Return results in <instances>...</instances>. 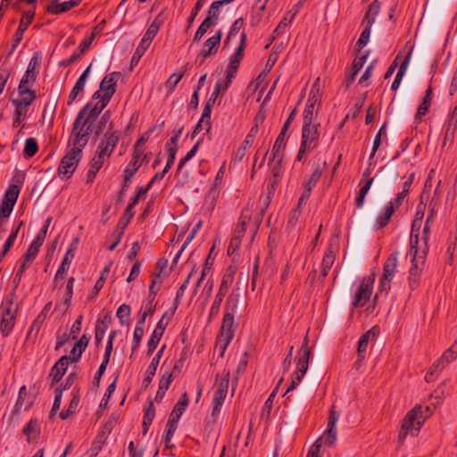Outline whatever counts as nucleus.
Returning a JSON list of instances; mask_svg holds the SVG:
<instances>
[{"mask_svg": "<svg viewBox=\"0 0 457 457\" xmlns=\"http://www.w3.org/2000/svg\"><path fill=\"white\" fill-rule=\"evenodd\" d=\"M164 349H165V345H162L161 347V349H159V351L156 353L154 357L152 359V361L146 370L145 378H144V380L142 382V386L146 388L151 384V382L155 375L157 367L159 365V362L162 356Z\"/></svg>", "mask_w": 457, "mask_h": 457, "instance_id": "f3484780", "label": "nucleus"}, {"mask_svg": "<svg viewBox=\"0 0 457 457\" xmlns=\"http://www.w3.org/2000/svg\"><path fill=\"white\" fill-rule=\"evenodd\" d=\"M19 194H20V187L16 185H11V186H9L8 189L5 192L4 198L3 201L14 206V204L18 199Z\"/></svg>", "mask_w": 457, "mask_h": 457, "instance_id": "79ce46f5", "label": "nucleus"}, {"mask_svg": "<svg viewBox=\"0 0 457 457\" xmlns=\"http://www.w3.org/2000/svg\"><path fill=\"white\" fill-rule=\"evenodd\" d=\"M23 434L29 443L35 441L40 435V423L37 419H31L23 428Z\"/></svg>", "mask_w": 457, "mask_h": 457, "instance_id": "393cba45", "label": "nucleus"}, {"mask_svg": "<svg viewBox=\"0 0 457 457\" xmlns=\"http://www.w3.org/2000/svg\"><path fill=\"white\" fill-rule=\"evenodd\" d=\"M189 399L187 393H183L175 404L173 411L170 414L169 420L167 421V425H172L177 428V424L186 410V407L188 405Z\"/></svg>", "mask_w": 457, "mask_h": 457, "instance_id": "dca6fc26", "label": "nucleus"}, {"mask_svg": "<svg viewBox=\"0 0 457 457\" xmlns=\"http://www.w3.org/2000/svg\"><path fill=\"white\" fill-rule=\"evenodd\" d=\"M119 142V132L112 131L104 134L96 149V154L103 157H109Z\"/></svg>", "mask_w": 457, "mask_h": 457, "instance_id": "9b49d317", "label": "nucleus"}, {"mask_svg": "<svg viewBox=\"0 0 457 457\" xmlns=\"http://www.w3.org/2000/svg\"><path fill=\"white\" fill-rule=\"evenodd\" d=\"M162 280H160L158 282L159 284V287H156V284H157V281L156 279H153L152 280V283L149 287V294H148V296H147V303L143 306L145 309L147 310L148 306L151 305V307L153 308V312H155V309H156V303H154V300H155V297H156V295H157V292L159 290V287H160V285L162 284Z\"/></svg>", "mask_w": 457, "mask_h": 457, "instance_id": "e433bc0d", "label": "nucleus"}, {"mask_svg": "<svg viewBox=\"0 0 457 457\" xmlns=\"http://www.w3.org/2000/svg\"><path fill=\"white\" fill-rule=\"evenodd\" d=\"M229 370H224L221 374L216 375V391H222L227 394L229 383Z\"/></svg>", "mask_w": 457, "mask_h": 457, "instance_id": "58836bf2", "label": "nucleus"}, {"mask_svg": "<svg viewBox=\"0 0 457 457\" xmlns=\"http://www.w3.org/2000/svg\"><path fill=\"white\" fill-rule=\"evenodd\" d=\"M34 15V11H28L23 12L18 29L16 30L13 37V43L12 46V51L19 46V44L22 40L23 34L29 26V24L32 22Z\"/></svg>", "mask_w": 457, "mask_h": 457, "instance_id": "4468645a", "label": "nucleus"}, {"mask_svg": "<svg viewBox=\"0 0 457 457\" xmlns=\"http://www.w3.org/2000/svg\"><path fill=\"white\" fill-rule=\"evenodd\" d=\"M104 25L105 21L103 20L93 29L91 35L79 45V48L81 49V54H84L86 51H87L93 40L96 38V35L100 34L104 29Z\"/></svg>", "mask_w": 457, "mask_h": 457, "instance_id": "2f4dec72", "label": "nucleus"}, {"mask_svg": "<svg viewBox=\"0 0 457 457\" xmlns=\"http://www.w3.org/2000/svg\"><path fill=\"white\" fill-rule=\"evenodd\" d=\"M90 68H91V64L85 70V71L77 79L73 88L71 89V91L69 94L67 104L71 105L76 100L79 94L83 93L86 80L88 76Z\"/></svg>", "mask_w": 457, "mask_h": 457, "instance_id": "a211bd4d", "label": "nucleus"}, {"mask_svg": "<svg viewBox=\"0 0 457 457\" xmlns=\"http://www.w3.org/2000/svg\"><path fill=\"white\" fill-rule=\"evenodd\" d=\"M148 46H145V44L143 42L139 43V45L137 46L132 58H131V61H130L131 67L137 65L139 60L145 54Z\"/></svg>", "mask_w": 457, "mask_h": 457, "instance_id": "052dcab7", "label": "nucleus"}, {"mask_svg": "<svg viewBox=\"0 0 457 457\" xmlns=\"http://www.w3.org/2000/svg\"><path fill=\"white\" fill-rule=\"evenodd\" d=\"M398 252L392 253L386 260L383 266V274L379 282V291L386 295L390 290V283L395 277L398 266Z\"/></svg>", "mask_w": 457, "mask_h": 457, "instance_id": "6e6552de", "label": "nucleus"}, {"mask_svg": "<svg viewBox=\"0 0 457 457\" xmlns=\"http://www.w3.org/2000/svg\"><path fill=\"white\" fill-rule=\"evenodd\" d=\"M193 271H194V270L189 273L187 278L185 279V281L182 283V285L179 287L177 294H176V297L174 299V303H173L174 309L178 308V306L180 303V300L183 297V295L188 287Z\"/></svg>", "mask_w": 457, "mask_h": 457, "instance_id": "5fc2aeb1", "label": "nucleus"}, {"mask_svg": "<svg viewBox=\"0 0 457 457\" xmlns=\"http://www.w3.org/2000/svg\"><path fill=\"white\" fill-rule=\"evenodd\" d=\"M81 1L82 0H69L63 3H58L57 0H54L47 7V12L53 14H60L78 6Z\"/></svg>", "mask_w": 457, "mask_h": 457, "instance_id": "6ab92c4d", "label": "nucleus"}, {"mask_svg": "<svg viewBox=\"0 0 457 457\" xmlns=\"http://www.w3.org/2000/svg\"><path fill=\"white\" fill-rule=\"evenodd\" d=\"M237 326L234 323V316L228 313H225L222 319V324L220 328V337L224 342L222 353L226 347L234 337L235 330Z\"/></svg>", "mask_w": 457, "mask_h": 457, "instance_id": "f8f14e48", "label": "nucleus"}, {"mask_svg": "<svg viewBox=\"0 0 457 457\" xmlns=\"http://www.w3.org/2000/svg\"><path fill=\"white\" fill-rule=\"evenodd\" d=\"M441 357L447 365L457 358V340Z\"/></svg>", "mask_w": 457, "mask_h": 457, "instance_id": "680f3d73", "label": "nucleus"}, {"mask_svg": "<svg viewBox=\"0 0 457 457\" xmlns=\"http://www.w3.org/2000/svg\"><path fill=\"white\" fill-rule=\"evenodd\" d=\"M157 27L155 25H150L145 33L143 38L141 39V42L145 43V46H150L151 42L158 33Z\"/></svg>", "mask_w": 457, "mask_h": 457, "instance_id": "69168bd1", "label": "nucleus"}, {"mask_svg": "<svg viewBox=\"0 0 457 457\" xmlns=\"http://www.w3.org/2000/svg\"><path fill=\"white\" fill-rule=\"evenodd\" d=\"M339 419V413H337L332 406L329 411V417L328 420V429L326 433L316 440V442L311 446L307 457H320V450L324 444L327 446H331L337 439L336 425Z\"/></svg>", "mask_w": 457, "mask_h": 457, "instance_id": "20e7f679", "label": "nucleus"}, {"mask_svg": "<svg viewBox=\"0 0 457 457\" xmlns=\"http://www.w3.org/2000/svg\"><path fill=\"white\" fill-rule=\"evenodd\" d=\"M172 382V371H164L160 381L159 388L162 390H168L170 383Z\"/></svg>", "mask_w": 457, "mask_h": 457, "instance_id": "774afa93", "label": "nucleus"}, {"mask_svg": "<svg viewBox=\"0 0 457 457\" xmlns=\"http://www.w3.org/2000/svg\"><path fill=\"white\" fill-rule=\"evenodd\" d=\"M227 396V394L222 393V391H215L214 397H213V407L212 411V415L215 417L220 412V409L221 405L223 404V402Z\"/></svg>", "mask_w": 457, "mask_h": 457, "instance_id": "09e8293b", "label": "nucleus"}, {"mask_svg": "<svg viewBox=\"0 0 457 457\" xmlns=\"http://www.w3.org/2000/svg\"><path fill=\"white\" fill-rule=\"evenodd\" d=\"M74 255H75V246H71L67 250L65 256H64L60 267L57 270V272H56V275L54 278V282L56 285H57L59 279L62 278L63 274L69 270L71 260L73 259Z\"/></svg>", "mask_w": 457, "mask_h": 457, "instance_id": "a878e982", "label": "nucleus"}, {"mask_svg": "<svg viewBox=\"0 0 457 457\" xmlns=\"http://www.w3.org/2000/svg\"><path fill=\"white\" fill-rule=\"evenodd\" d=\"M270 161L274 162V164L271 167V173H272V176H273L272 186H274L278 182L277 179L283 173V168H282V165H281L282 160L279 161L278 158H276L275 160H273L272 159V155H271L270 158Z\"/></svg>", "mask_w": 457, "mask_h": 457, "instance_id": "864d4df0", "label": "nucleus"}, {"mask_svg": "<svg viewBox=\"0 0 457 457\" xmlns=\"http://www.w3.org/2000/svg\"><path fill=\"white\" fill-rule=\"evenodd\" d=\"M421 220H418L417 219H414L411 225V240H410V246L414 245H419V234L418 231L420 227Z\"/></svg>", "mask_w": 457, "mask_h": 457, "instance_id": "e2e57ef3", "label": "nucleus"}, {"mask_svg": "<svg viewBox=\"0 0 457 457\" xmlns=\"http://www.w3.org/2000/svg\"><path fill=\"white\" fill-rule=\"evenodd\" d=\"M250 220H251V217H250L249 212L244 210L241 213L240 221H239L237 228L235 229L234 235L242 238V237L244 236V234L246 230V226Z\"/></svg>", "mask_w": 457, "mask_h": 457, "instance_id": "ea45409f", "label": "nucleus"}, {"mask_svg": "<svg viewBox=\"0 0 457 457\" xmlns=\"http://www.w3.org/2000/svg\"><path fill=\"white\" fill-rule=\"evenodd\" d=\"M154 127L146 130L136 142L134 149H137L139 152L144 153V145L145 142L150 138L151 134L154 132Z\"/></svg>", "mask_w": 457, "mask_h": 457, "instance_id": "0e129e2a", "label": "nucleus"}, {"mask_svg": "<svg viewBox=\"0 0 457 457\" xmlns=\"http://www.w3.org/2000/svg\"><path fill=\"white\" fill-rule=\"evenodd\" d=\"M22 224H23V222L21 221L18 225V227L14 230H12L11 232V234L9 235L8 238L6 239V241L4 243V249L0 254V261L5 256V254L8 253L10 248L12 246V245L17 237L18 232L21 228V227L22 226Z\"/></svg>", "mask_w": 457, "mask_h": 457, "instance_id": "a19ab883", "label": "nucleus"}, {"mask_svg": "<svg viewBox=\"0 0 457 457\" xmlns=\"http://www.w3.org/2000/svg\"><path fill=\"white\" fill-rule=\"evenodd\" d=\"M69 359L66 355L62 356L52 368L50 377H52L54 383H58L65 374L69 365Z\"/></svg>", "mask_w": 457, "mask_h": 457, "instance_id": "412c9836", "label": "nucleus"}, {"mask_svg": "<svg viewBox=\"0 0 457 457\" xmlns=\"http://www.w3.org/2000/svg\"><path fill=\"white\" fill-rule=\"evenodd\" d=\"M285 138L286 133L284 131H280L271 150V155L273 160H275L276 158H278L279 161L283 160L284 154L283 153H281V151L284 150L286 146Z\"/></svg>", "mask_w": 457, "mask_h": 457, "instance_id": "7c9ffc66", "label": "nucleus"}, {"mask_svg": "<svg viewBox=\"0 0 457 457\" xmlns=\"http://www.w3.org/2000/svg\"><path fill=\"white\" fill-rule=\"evenodd\" d=\"M154 416H155V410H154V403L152 400H150L149 406L145 411V415L143 418L142 427H143V434L144 435L147 433L149 427L154 419Z\"/></svg>", "mask_w": 457, "mask_h": 457, "instance_id": "f704fd0d", "label": "nucleus"}, {"mask_svg": "<svg viewBox=\"0 0 457 457\" xmlns=\"http://www.w3.org/2000/svg\"><path fill=\"white\" fill-rule=\"evenodd\" d=\"M320 82V78H317L311 88L310 95L307 99L308 103L316 104L320 101V89H321Z\"/></svg>", "mask_w": 457, "mask_h": 457, "instance_id": "37998d69", "label": "nucleus"}, {"mask_svg": "<svg viewBox=\"0 0 457 457\" xmlns=\"http://www.w3.org/2000/svg\"><path fill=\"white\" fill-rule=\"evenodd\" d=\"M293 20H290V16L286 14V16L282 19V21L278 23L276 29L273 31L272 40L280 36L285 32L287 27H288Z\"/></svg>", "mask_w": 457, "mask_h": 457, "instance_id": "13d9d810", "label": "nucleus"}, {"mask_svg": "<svg viewBox=\"0 0 457 457\" xmlns=\"http://www.w3.org/2000/svg\"><path fill=\"white\" fill-rule=\"evenodd\" d=\"M308 343L309 338L308 335L306 334L298 352L296 370L292 376L290 386L287 387L286 393L294 390L300 384L303 378L306 374V371L308 370L309 361L312 354L311 349L308 346Z\"/></svg>", "mask_w": 457, "mask_h": 457, "instance_id": "39448f33", "label": "nucleus"}, {"mask_svg": "<svg viewBox=\"0 0 457 457\" xmlns=\"http://www.w3.org/2000/svg\"><path fill=\"white\" fill-rule=\"evenodd\" d=\"M380 3L378 0H374L370 5L369 8L365 13L364 21H367V23L370 24V26H372V24L375 22L376 17L380 11Z\"/></svg>", "mask_w": 457, "mask_h": 457, "instance_id": "c9c22d12", "label": "nucleus"}, {"mask_svg": "<svg viewBox=\"0 0 457 457\" xmlns=\"http://www.w3.org/2000/svg\"><path fill=\"white\" fill-rule=\"evenodd\" d=\"M37 76L33 73H27L25 72V75L22 77V79L20 81L18 88H26L34 84L36 81Z\"/></svg>", "mask_w": 457, "mask_h": 457, "instance_id": "338daca9", "label": "nucleus"}, {"mask_svg": "<svg viewBox=\"0 0 457 457\" xmlns=\"http://www.w3.org/2000/svg\"><path fill=\"white\" fill-rule=\"evenodd\" d=\"M371 26L367 23L366 28L362 30L360 35L358 41L355 44V50L360 52L368 43L370 36Z\"/></svg>", "mask_w": 457, "mask_h": 457, "instance_id": "49530a36", "label": "nucleus"}, {"mask_svg": "<svg viewBox=\"0 0 457 457\" xmlns=\"http://www.w3.org/2000/svg\"><path fill=\"white\" fill-rule=\"evenodd\" d=\"M107 129L109 132L113 129V122L111 120V111H105L100 117L97 124L95 128V140H96L101 134L104 133V129Z\"/></svg>", "mask_w": 457, "mask_h": 457, "instance_id": "5701e85b", "label": "nucleus"}, {"mask_svg": "<svg viewBox=\"0 0 457 457\" xmlns=\"http://www.w3.org/2000/svg\"><path fill=\"white\" fill-rule=\"evenodd\" d=\"M162 333L158 332L156 330H154L152 336L150 337L148 342H147V354H152L155 348L157 347L162 337Z\"/></svg>", "mask_w": 457, "mask_h": 457, "instance_id": "4d7b16f0", "label": "nucleus"}, {"mask_svg": "<svg viewBox=\"0 0 457 457\" xmlns=\"http://www.w3.org/2000/svg\"><path fill=\"white\" fill-rule=\"evenodd\" d=\"M222 30L219 29L213 36L205 40L203 49L200 51V57L206 59L208 56L214 55L218 52L222 37Z\"/></svg>", "mask_w": 457, "mask_h": 457, "instance_id": "ddd939ff", "label": "nucleus"}, {"mask_svg": "<svg viewBox=\"0 0 457 457\" xmlns=\"http://www.w3.org/2000/svg\"><path fill=\"white\" fill-rule=\"evenodd\" d=\"M71 145L72 147L62 158L58 167V174L63 179L71 177L82 157L83 147H79L78 145Z\"/></svg>", "mask_w": 457, "mask_h": 457, "instance_id": "423d86ee", "label": "nucleus"}, {"mask_svg": "<svg viewBox=\"0 0 457 457\" xmlns=\"http://www.w3.org/2000/svg\"><path fill=\"white\" fill-rule=\"evenodd\" d=\"M14 323H15L14 314L12 312L10 308L5 309L2 313L1 324H0V330H1L3 337H5L11 333V331L14 326Z\"/></svg>", "mask_w": 457, "mask_h": 457, "instance_id": "4be33fe9", "label": "nucleus"}, {"mask_svg": "<svg viewBox=\"0 0 457 457\" xmlns=\"http://www.w3.org/2000/svg\"><path fill=\"white\" fill-rule=\"evenodd\" d=\"M245 45H246V33L245 31H242L240 34L239 46H237V48L236 49L235 53L233 54V55L231 57L234 59L239 60L241 62V60L244 57V51L245 48Z\"/></svg>", "mask_w": 457, "mask_h": 457, "instance_id": "bf43d9fd", "label": "nucleus"}, {"mask_svg": "<svg viewBox=\"0 0 457 457\" xmlns=\"http://www.w3.org/2000/svg\"><path fill=\"white\" fill-rule=\"evenodd\" d=\"M20 99H18V102L21 103V104L25 106H29L34 100L36 99V93L35 91L31 90L29 87L26 88H18Z\"/></svg>", "mask_w": 457, "mask_h": 457, "instance_id": "72a5a7b5", "label": "nucleus"}, {"mask_svg": "<svg viewBox=\"0 0 457 457\" xmlns=\"http://www.w3.org/2000/svg\"><path fill=\"white\" fill-rule=\"evenodd\" d=\"M396 210L397 209L395 208L392 204L388 203L384 212L381 215H379L377 219V223L378 225V228H382L386 227L389 223L392 215Z\"/></svg>", "mask_w": 457, "mask_h": 457, "instance_id": "4c0bfd02", "label": "nucleus"}, {"mask_svg": "<svg viewBox=\"0 0 457 457\" xmlns=\"http://www.w3.org/2000/svg\"><path fill=\"white\" fill-rule=\"evenodd\" d=\"M433 89L431 86H428L426 89L425 96L422 99L421 104L419 105L417 113L415 116L416 120H420L423 116L427 114L431 105Z\"/></svg>", "mask_w": 457, "mask_h": 457, "instance_id": "bb28decb", "label": "nucleus"}, {"mask_svg": "<svg viewBox=\"0 0 457 457\" xmlns=\"http://www.w3.org/2000/svg\"><path fill=\"white\" fill-rule=\"evenodd\" d=\"M186 70L179 72V73H173L170 76V78L165 82V87L168 89L169 93L173 92L178 83L181 80L183 76L185 75Z\"/></svg>", "mask_w": 457, "mask_h": 457, "instance_id": "3c124183", "label": "nucleus"}, {"mask_svg": "<svg viewBox=\"0 0 457 457\" xmlns=\"http://www.w3.org/2000/svg\"><path fill=\"white\" fill-rule=\"evenodd\" d=\"M38 150L37 142L33 137H29L26 139L25 146H24V155L26 157H32L36 154Z\"/></svg>", "mask_w": 457, "mask_h": 457, "instance_id": "8fccbe9b", "label": "nucleus"}, {"mask_svg": "<svg viewBox=\"0 0 457 457\" xmlns=\"http://www.w3.org/2000/svg\"><path fill=\"white\" fill-rule=\"evenodd\" d=\"M320 124H303L302 141L296 156L297 161H301L304 154L317 147L319 143L318 127Z\"/></svg>", "mask_w": 457, "mask_h": 457, "instance_id": "0eeeda50", "label": "nucleus"}, {"mask_svg": "<svg viewBox=\"0 0 457 457\" xmlns=\"http://www.w3.org/2000/svg\"><path fill=\"white\" fill-rule=\"evenodd\" d=\"M411 49L409 51V53L407 54V55L405 56L404 60L403 61V62L401 63L400 67H399V70L396 73V76L391 85V89L393 91H396L401 84V81L403 79V77L404 76L405 74V71L407 70V67H408V64L410 62V60H411Z\"/></svg>", "mask_w": 457, "mask_h": 457, "instance_id": "c756f323", "label": "nucleus"}, {"mask_svg": "<svg viewBox=\"0 0 457 457\" xmlns=\"http://www.w3.org/2000/svg\"><path fill=\"white\" fill-rule=\"evenodd\" d=\"M372 182H373V179L371 178L360 189L357 196L355 197V205L357 208H361L363 206L365 196H366L367 193L369 192Z\"/></svg>", "mask_w": 457, "mask_h": 457, "instance_id": "c03bdc74", "label": "nucleus"}, {"mask_svg": "<svg viewBox=\"0 0 457 457\" xmlns=\"http://www.w3.org/2000/svg\"><path fill=\"white\" fill-rule=\"evenodd\" d=\"M35 401V396L28 393L26 386H22L19 390L18 399L14 405L12 415H16L20 412L21 408L28 411L31 408Z\"/></svg>", "mask_w": 457, "mask_h": 457, "instance_id": "2eb2a0df", "label": "nucleus"}, {"mask_svg": "<svg viewBox=\"0 0 457 457\" xmlns=\"http://www.w3.org/2000/svg\"><path fill=\"white\" fill-rule=\"evenodd\" d=\"M104 108L89 101L77 114L72 124L70 136V145H78L85 147L89 141L90 135L95 129V123Z\"/></svg>", "mask_w": 457, "mask_h": 457, "instance_id": "f257e3e1", "label": "nucleus"}, {"mask_svg": "<svg viewBox=\"0 0 457 457\" xmlns=\"http://www.w3.org/2000/svg\"><path fill=\"white\" fill-rule=\"evenodd\" d=\"M375 274L364 278L354 295L352 305L353 308L362 307L370 300L372 293Z\"/></svg>", "mask_w": 457, "mask_h": 457, "instance_id": "9d476101", "label": "nucleus"}, {"mask_svg": "<svg viewBox=\"0 0 457 457\" xmlns=\"http://www.w3.org/2000/svg\"><path fill=\"white\" fill-rule=\"evenodd\" d=\"M423 410L420 406H416L410 411L403 420V429L410 432V435L415 436L420 429L421 425L424 423Z\"/></svg>", "mask_w": 457, "mask_h": 457, "instance_id": "1a4fd4ad", "label": "nucleus"}, {"mask_svg": "<svg viewBox=\"0 0 457 457\" xmlns=\"http://www.w3.org/2000/svg\"><path fill=\"white\" fill-rule=\"evenodd\" d=\"M40 64H41V56L38 53H35L29 62L27 73H33L36 76H37Z\"/></svg>", "mask_w": 457, "mask_h": 457, "instance_id": "6e6d98bb", "label": "nucleus"}, {"mask_svg": "<svg viewBox=\"0 0 457 457\" xmlns=\"http://www.w3.org/2000/svg\"><path fill=\"white\" fill-rule=\"evenodd\" d=\"M116 315H117V317H118L121 326L129 325V319L125 320L124 318H129V315H130V307L128 304H126V303L121 304L118 308Z\"/></svg>", "mask_w": 457, "mask_h": 457, "instance_id": "603ef678", "label": "nucleus"}, {"mask_svg": "<svg viewBox=\"0 0 457 457\" xmlns=\"http://www.w3.org/2000/svg\"><path fill=\"white\" fill-rule=\"evenodd\" d=\"M142 155V152H139L137 149H134L132 159L127 165L124 172L129 174V176H134L142 164V162H139Z\"/></svg>", "mask_w": 457, "mask_h": 457, "instance_id": "473e14b6", "label": "nucleus"}, {"mask_svg": "<svg viewBox=\"0 0 457 457\" xmlns=\"http://www.w3.org/2000/svg\"><path fill=\"white\" fill-rule=\"evenodd\" d=\"M120 76L119 72H112L106 75L100 83V89L93 94L94 104L105 108L116 90V84Z\"/></svg>", "mask_w": 457, "mask_h": 457, "instance_id": "7ed1b4c3", "label": "nucleus"}, {"mask_svg": "<svg viewBox=\"0 0 457 457\" xmlns=\"http://www.w3.org/2000/svg\"><path fill=\"white\" fill-rule=\"evenodd\" d=\"M334 262H335V256L333 255V253L331 252L326 253L325 256L323 257L322 263H321L322 270H321V273H320V276L323 278L327 277L329 270L331 269V267L334 264Z\"/></svg>", "mask_w": 457, "mask_h": 457, "instance_id": "de8ad7c7", "label": "nucleus"}, {"mask_svg": "<svg viewBox=\"0 0 457 457\" xmlns=\"http://www.w3.org/2000/svg\"><path fill=\"white\" fill-rule=\"evenodd\" d=\"M221 5L217 2H213L207 12L206 20H209L213 25L217 24L220 16V8Z\"/></svg>", "mask_w": 457, "mask_h": 457, "instance_id": "a18cd8bd", "label": "nucleus"}, {"mask_svg": "<svg viewBox=\"0 0 457 457\" xmlns=\"http://www.w3.org/2000/svg\"><path fill=\"white\" fill-rule=\"evenodd\" d=\"M374 328L370 329L366 333H364L359 339L358 347H357V354L358 361H361L365 357V353L367 351L369 340L370 337H375Z\"/></svg>", "mask_w": 457, "mask_h": 457, "instance_id": "cd10ccee", "label": "nucleus"}, {"mask_svg": "<svg viewBox=\"0 0 457 457\" xmlns=\"http://www.w3.org/2000/svg\"><path fill=\"white\" fill-rule=\"evenodd\" d=\"M52 307V302H48L43 308V310L40 312V313L37 315V317L32 322L29 330L28 332L27 337L32 336L34 334V337H37L39 333L40 328L44 321L46 319L48 312L51 310Z\"/></svg>", "mask_w": 457, "mask_h": 457, "instance_id": "aec40b11", "label": "nucleus"}, {"mask_svg": "<svg viewBox=\"0 0 457 457\" xmlns=\"http://www.w3.org/2000/svg\"><path fill=\"white\" fill-rule=\"evenodd\" d=\"M240 300V294L237 289H233L228 295L225 304V313L233 315L237 312Z\"/></svg>", "mask_w": 457, "mask_h": 457, "instance_id": "c85d7f7f", "label": "nucleus"}, {"mask_svg": "<svg viewBox=\"0 0 457 457\" xmlns=\"http://www.w3.org/2000/svg\"><path fill=\"white\" fill-rule=\"evenodd\" d=\"M428 252V245L426 243L420 245H412L410 246L407 255H410L411 263L408 276V284L411 290L417 288L420 283Z\"/></svg>", "mask_w": 457, "mask_h": 457, "instance_id": "f03ea898", "label": "nucleus"}, {"mask_svg": "<svg viewBox=\"0 0 457 457\" xmlns=\"http://www.w3.org/2000/svg\"><path fill=\"white\" fill-rule=\"evenodd\" d=\"M89 339L90 337L87 335H82L79 340L74 345L71 350V355L69 357L72 362H78L79 361L83 352L86 350L89 343Z\"/></svg>", "mask_w": 457, "mask_h": 457, "instance_id": "b1692460", "label": "nucleus"}]
</instances>
